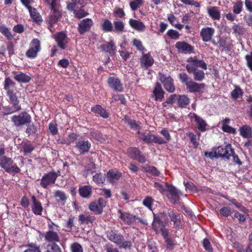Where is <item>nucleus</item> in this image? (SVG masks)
<instances>
[{"label":"nucleus","mask_w":252,"mask_h":252,"mask_svg":"<svg viewBox=\"0 0 252 252\" xmlns=\"http://www.w3.org/2000/svg\"><path fill=\"white\" fill-rule=\"evenodd\" d=\"M168 190L169 191L168 196L171 202L174 204L177 203L180 199L179 191L173 186L168 187Z\"/></svg>","instance_id":"25"},{"label":"nucleus","mask_w":252,"mask_h":252,"mask_svg":"<svg viewBox=\"0 0 252 252\" xmlns=\"http://www.w3.org/2000/svg\"><path fill=\"white\" fill-rule=\"evenodd\" d=\"M233 33L236 35H242L244 33L245 29L238 24H234L232 27Z\"/></svg>","instance_id":"58"},{"label":"nucleus","mask_w":252,"mask_h":252,"mask_svg":"<svg viewBox=\"0 0 252 252\" xmlns=\"http://www.w3.org/2000/svg\"><path fill=\"white\" fill-rule=\"evenodd\" d=\"M168 220L164 213H160L158 215H154V219L152 223V227H157L161 225H167Z\"/></svg>","instance_id":"19"},{"label":"nucleus","mask_w":252,"mask_h":252,"mask_svg":"<svg viewBox=\"0 0 252 252\" xmlns=\"http://www.w3.org/2000/svg\"><path fill=\"white\" fill-rule=\"evenodd\" d=\"M84 7V5H82L79 10H76L75 8L72 10L75 17L80 19L89 15V13L85 10Z\"/></svg>","instance_id":"44"},{"label":"nucleus","mask_w":252,"mask_h":252,"mask_svg":"<svg viewBox=\"0 0 252 252\" xmlns=\"http://www.w3.org/2000/svg\"><path fill=\"white\" fill-rule=\"evenodd\" d=\"M113 31L115 32H124L125 23L120 20L114 21L113 22Z\"/></svg>","instance_id":"46"},{"label":"nucleus","mask_w":252,"mask_h":252,"mask_svg":"<svg viewBox=\"0 0 252 252\" xmlns=\"http://www.w3.org/2000/svg\"><path fill=\"white\" fill-rule=\"evenodd\" d=\"M132 44L136 48L137 50L142 52V53L144 52L145 49L143 46L140 40L136 38L133 39L132 40Z\"/></svg>","instance_id":"59"},{"label":"nucleus","mask_w":252,"mask_h":252,"mask_svg":"<svg viewBox=\"0 0 252 252\" xmlns=\"http://www.w3.org/2000/svg\"><path fill=\"white\" fill-rule=\"evenodd\" d=\"M108 86L114 91L122 92L124 91L123 85L120 80L114 77H109L107 79Z\"/></svg>","instance_id":"13"},{"label":"nucleus","mask_w":252,"mask_h":252,"mask_svg":"<svg viewBox=\"0 0 252 252\" xmlns=\"http://www.w3.org/2000/svg\"><path fill=\"white\" fill-rule=\"evenodd\" d=\"M30 14L31 18L33 21L35 22L38 25H41L43 22L42 16L38 12L37 9L35 8L32 7L31 9L28 10Z\"/></svg>","instance_id":"32"},{"label":"nucleus","mask_w":252,"mask_h":252,"mask_svg":"<svg viewBox=\"0 0 252 252\" xmlns=\"http://www.w3.org/2000/svg\"><path fill=\"white\" fill-rule=\"evenodd\" d=\"M14 79L20 83H28L30 82L32 77L23 72H15Z\"/></svg>","instance_id":"28"},{"label":"nucleus","mask_w":252,"mask_h":252,"mask_svg":"<svg viewBox=\"0 0 252 252\" xmlns=\"http://www.w3.org/2000/svg\"><path fill=\"white\" fill-rule=\"evenodd\" d=\"M95 220L94 216L81 215L79 217V221L81 224H88L89 223H93Z\"/></svg>","instance_id":"45"},{"label":"nucleus","mask_w":252,"mask_h":252,"mask_svg":"<svg viewBox=\"0 0 252 252\" xmlns=\"http://www.w3.org/2000/svg\"><path fill=\"white\" fill-rule=\"evenodd\" d=\"M186 87L190 93H202V90L205 87V84L204 83L198 84L196 82L190 81Z\"/></svg>","instance_id":"21"},{"label":"nucleus","mask_w":252,"mask_h":252,"mask_svg":"<svg viewBox=\"0 0 252 252\" xmlns=\"http://www.w3.org/2000/svg\"><path fill=\"white\" fill-rule=\"evenodd\" d=\"M32 198L33 201V205L32 206V210L33 212L36 215H41L43 209L41 203L36 201V198L34 196H33Z\"/></svg>","instance_id":"40"},{"label":"nucleus","mask_w":252,"mask_h":252,"mask_svg":"<svg viewBox=\"0 0 252 252\" xmlns=\"http://www.w3.org/2000/svg\"><path fill=\"white\" fill-rule=\"evenodd\" d=\"M240 135L243 138H250L252 137V128L249 125H244L239 129Z\"/></svg>","instance_id":"31"},{"label":"nucleus","mask_w":252,"mask_h":252,"mask_svg":"<svg viewBox=\"0 0 252 252\" xmlns=\"http://www.w3.org/2000/svg\"><path fill=\"white\" fill-rule=\"evenodd\" d=\"M143 170L145 171L151 173L154 176H158L159 174V172L154 166L145 165L143 167Z\"/></svg>","instance_id":"57"},{"label":"nucleus","mask_w":252,"mask_h":252,"mask_svg":"<svg viewBox=\"0 0 252 252\" xmlns=\"http://www.w3.org/2000/svg\"><path fill=\"white\" fill-rule=\"evenodd\" d=\"M59 231L49 230L43 234L45 240L49 243H55L60 241V237L58 233Z\"/></svg>","instance_id":"20"},{"label":"nucleus","mask_w":252,"mask_h":252,"mask_svg":"<svg viewBox=\"0 0 252 252\" xmlns=\"http://www.w3.org/2000/svg\"><path fill=\"white\" fill-rule=\"evenodd\" d=\"M137 133L139 134V139L146 143L166 144L163 138L153 134L150 131L143 133L138 131Z\"/></svg>","instance_id":"4"},{"label":"nucleus","mask_w":252,"mask_h":252,"mask_svg":"<svg viewBox=\"0 0 252 252\" xmlns=\"http://www.w3.org/2000/svg\"><path fill=\"white\" fill-rule=\"evenodd\" d=\"M187 135L189 138L190 141L192 144L194 148L196 149L199 145V143L197 141V136L192 132L188 133Z\"/></svg>","instance_id":"54"},{"label":"nucleus","mask_w":252,"mask_h":252,"mask_svg":"<svg viewBox=\"0 0 252 252\" xmlns=\"http://www.w3.org/2000/svg\"><path fill=\"white\" fill-rule=\"evenodd\" d=\"M215 30L213 28L206 27L203 28L200 31V36L204 42L211 41Z\"/></svg>","instance_id":"16"},{"label":"nucleus","mask_w":252,"mask_h":252,"mask_svg":"<svg viewBox=\"0 0 252 252\" xmlns=\"http://www.w3.org/2000/svg\"><path fill=\"white\" fill-rule=\"evenodd\" d=\"M89 209L96 214H100L103 211L96 202H92L89 205Z\"/></svg>","instance_id":"52"},{"label":"nucleus","mask_w":252,"mask_h":252,"mask_svg":"<svg viewBox=\"0 0 252 252\" xmlns=\"http://www.w3.org/2000/svg\"><path fill=\"white\" fill-rule=\"evenodd\" d=\"M6 94L9 97V102L12 106H7L4 108L6 114H11L19 111L21 109L20 101L18 99L16 94L13 91H8Z\"/></svg>","instance_id":"2"},{"label":"nucleus","mask_w":252,"mask_h":252,"mask_svg":"<svg viewBox=\"0 0 252 252\" xmlns=\"http://www.w3.org/2000/svg\"><path fill=\"white\" fill-rule=\"evenodd\" d=\"M90 136L93 139L101 143H103L105 141V135H103L98 130H92L90 132Z\"/></svg>","instance_id":"39"},{"label":"nucleus","mask_w":252,"mask_h":252,"mask_svg":"<svg viewBox=\"0 0 252 252\" xmlns=\"http://www.w3.org/2000/svg\"><path fill=\"white\" fill-rule=\"evenodd\" d=\"M21 145L25 155L31 153L34 149L33 146L31 144L27 142H22Z\"/></svg>","instance_id":"60"},{"label":"nucleus","mask_w":252,"mask_h":252,"mask_svg":"<svg viewBox=\"0 0 252 252\" xmlns=\"http://www.w3.org/2000/svg\"><path fill=\"white\" fill-rule=\"evenodd\" d=\"M164 94L161 85L159 83H156L153 91V95L155 100L156 101H162Z\"/></svg>","instance_id":"22"},{"label":"nucleus","mask_w":252,"mask_h":252,"mask_svg":"<svg viewBox=\"0 0 252 252\" xmlns=\"http://www.w3.org/2000/svg\"><path fill=\"white\" fill-rule=\"evenodd\" d=\"M119 212L120 214V218L126 224H132L136 220V217L135 216L127 213H123L121 211Z\"/></svg>","instance_id":"35"},{"label":"nucleus","mask_w":252,"mask_h":252,"mask_svg":"<svg viewBox=\"0 0 252 252\" xmlns=\"http://www.w3.org/2000/svg\"><path fill=\"white\" fill-rule=\"evenodd\" d=\"M70 249L71 252H83V249L82 246L77 243H74L70 246Z\"/></svg>","instance_id":"64"},{"label":"nucleus","mask_w":252,"mask_h":252,"mask_svg":"<svg viewBox=\"0 0 252 252\" xmlns=\"http://www.w3.org/2000/svg\"><path fill=\"white\" fill-rule=\"evenodd\" d=\"M189 116L191 119H194L199 131L201 132H204L206 130L207 124L206 122L204 119H203V118L198 116L196 113H194L189 114Z\"/></svg>","instance_id":"18"},{"label":"nucleus","mask_w":252,"mask_h":252,"mask_svg":"<svg viewBox=\"0 0 252 252\" xmlns=\"http://www.w3.org/2000/svg\"><path fill=\"white\" fill-rule=\"evenodd\" d=\"M15 86V83L10 78L6 77L4 80V89L8 92V91H13L10 90V87H14Z\"/></svg>","instance_id":"51"},{"label":"nucleus","mask_w":252,"mask_h":252,"mask_svg":"<svg viewBox=\"0 0 252 252\" xmlns=\"http://www.w3.org/2000/svg\"><path fill=\"white\" fill-rule=\"evenodd\" d=\"M165 225H161L152 227L156 231L157 233H160L165 239H168V229L165 228Z\"/></svg>","instance_id":"43"},{"label":"nucleus","mask_w":252,"mask_h":252,"mask_svg":"<svg viewBox=\"0 0 252 252\" xmlns=\"http://www.w3.org/2000/svg\"><path fill=\"white\" fill-rule=\"evenodd\" d=\"M216 151L217 155V158H238V156L235 154L234 150L232 148L230 144H227L224 147L219 146L216 148Z\"/></svg>","instance_id":"6"},{"label":"nucleus","mask_w":252,"mask_h":252,"mask_svg":"<svg viewBox=\"0 0 252 252\" xmlns=\"http://www.w3.org/2000/svg\"><path fill=\"white\" fill-rule=\"evenodd\" d=\"M122 176V173L115 169L109 170L105 177L108 182L114 183L119 180Z\"/></svg>","instance_id":"23"},{"label":"nucleus","mask_w":252,"mask_h":252,"mask_svg":"<svg viewBox=\"0 0 252 252\" xmlns=\"http://www.w3.org/2000/svg\"><path fill=\"white\" fill-rule=\"evenodd\" d=\"M53 38L57 43V46L61 50H65L68 43L67 34L64 32H57L53 35Z\"/></svg>","instance_id":"9"},{"label":"nucleus","mask_w":252,"mask_h":252,"mask_svg":"<svg viewBox=\"0 0 252 252\" xmlns=\"http://www.w3.org/2000/svg\"><path fill=\"white\" fill-rule=\"evenodd\" d=\"M26 247L27 249L24 252H41L39 246L33 243L28 244Z\"/></svg>","instance_id":"50"},{"label":"nucleus","mask_w":252,"mask_h":252,"mask_svg":"<svg viewBox=\"0 0 252 252\" xmlns=\"http://www.w3.org/2000/svg\"><path fill=\"white\" fill-rule=\"evenodd\" d=\"M158 74L159 80L166 91L170 93H173L175 90L173 79L170 75L167 76L162 73H159Z\"/></svg>","instance_id":"8"},{"label":"nucleus","mask_w":252,"mask_h":252,"mask_svg":"<svg viewBox=\"0 0 252 252\" xmlns=\"http://www.w3.org/2000/svg\"><path fill=\"white\" fill-rule=\"evenodd\" d=\"M129 24L132 29L138 32H143L146 29L145 25L140 20L130 19Z\"/></svg>","instance_id":"27"},{"label":"nucleus","mask_w":252,"mask_h":252,"mask_svg":"<svg viewBox=\"0 0 252 252\" xmlns=\"http://www.w3.org/2000/svg\"><path fill=\"white\" fill-rule=\"evenodd\" d=\"M179 78L181 82L186 86L190 82V81H192L189 75L185 72L180 73L179 74Z\"/></svg>","instance_id":"56"},{"label":"nucleus","mask_w":252,"mask_h":252,"mask_svg":"<svg viewBox=\"0 0 252 252\" xmlns=\"http://www.w3.org/2000/svg\"><path fill=\"white\" fill-rule=\"evenodd\" d=\"M45 252H61L60 247L56 243H51L46 246Z\"/></svg>","instance_id":"55"},{"label":"nucleus","mask_w":252,"mask_h":252,"mask_svg":"<svg viewBox=\"0 0 252 252\" xmlns=\"http://www.w3.org/2000/svg\"><path fill=\"white\" fill-rule=\"evenodd\" d=\"M244 92L242 89L238 86H234V89L230 93V96L231 98L234 100L237 99L240 96H242L243 95Z\"/></svg>","instance_id":"42"},{"label":"nucleus","mask_w":252,"mask_h":252,"mask_svg":"<svg viewBox=\"0 0 252 252\" xmlns=\"http://www.w3.org/2000/svg\"><path fill=\"white\" fill-rule=\"evenodd\" d=\"M168 215L171 220L173 222L174 227L177 229L182 228V224L181 221V217L177 213L173 211H170L168 213Z\"/></svg>","instance_id":"24"},{"label":"nucleus","mask_w":252,"mask_h":252,"mask_svg":"<svg viewBox=\"0 0 252 252\" xmlns=\"http://www.w3.org/2000/svg\"><path fill=\"white\" fill-rule=\"evenodd\" d=\"M128 156L130 158H141V152L136 147H130L127 151Z\"/></svg>","instance_id":"49"},{"label":"nucleus","mask_w":252,"mask_h":252,"mask_svg":"<svg viewBox=\"0 0 252 252\" xmlns=\"http://www.w3.org/2000/svg\"><path fill=\"white\" fill-rule=\"evenodd\" d=\"M166 34L170 39L174 40L178 39L180 35L178 32L173 29L169 30Z\"/></svg>","instance_id":"61"},{"label":"nucleus","mask_w":252,"mask_h":252,"mask_svg":"<svg viewBox=\"0 0 252 252\" xmlns=\"http://www.w3.org/2000/svg\"><path fill=\"white\" fill-rule=\"evenodd\" d=\"M41 50L40 42L37 38L33 39L30 43V47L26 53V56L30 59H34Z\"/></svg>","instance_id":"7"},{"label":"nucleus","mask_w":252,"mask_h":252,"mask_svg":"<svg viewBox=\"0 0 252 252\" xmlns=\"http://www.w3.org/2000/svg\"><path fill=\"white\" fill-rule=\"evenodd\" d=\"M11 121L16 127H19L31 123L32 118L27 112L24 111L12 117Z\"/></svg>","instance_id":"5"},{"label":"nucleus","mask_w":252,"mask_h":252,"mask_svg":"<svg viewBox=\"0 0 252 252\" xmlns=\"http://www.w3.org/2000/svg\"><path fill=\"white\" fill-rule=\"evenodd\" d=\"M0 165L8 173H18L20 171L11 158H0Z\"/></svg>","instance_id":"10"},{"label":"nucleus","mask_w":252,"mask_h":252,"mask_svg":"<svg viewBox=\"0 0 252 252\" xmlns=\"http://www.w3.org/2000/svg\"><path fill=\"white\" fill-rule=\"evenodd\" d=\"M207 11L209 15L212 19L216 20H220V13L219 10V8L217 6H211L207 8Z\"/></svg>","instance_id":"36"},{"label":"nucleus","mask_w":252,"mask_h":252,"mask_svg":"<svg viewBox=\"0 0 252 252\" xmlns=\"http://www.w3.org/2000/svg\"><path fill=\"white\" fill-rule=\"evenodd\" d=\"M187 62L188 63L186 66L187 72L189 74H192L193 79L196 81H202L205 78V74L202 70L198 69L200 67L203 69H207V64L203 60H198L196 57L189 58Z\"/></svg>","instance_id":"1"},{"label":"nucleus","mask_w":252,"mask_h":252,"mask_svg":"<svg viewBox=\"0 0 252 252\" xmlns=\"http://www.w3.org/2000/svg\"><path fill=\"white\" fill-rule=\"evenodd\" d=\"M101 30L105 32H110L113 31V24L108 19H103L100 24Z\"/></svg>","instance_id":"34"},{"label":"nucleus","mask_w":252,"mask_h":252,"mask_svg":"<svg viewBox=\"0 0 252 252\" xmlns=\"http://www.w3.org/2000/svg\"><path fill=\"white\" fill-rule=\"evenodd\" d=\"M79 192L82 197L89 198L92 192V188L89 186H81L79 188Z\"/></svg>","instance_id":"38"},{"label":"nucleus","mask_w":252,"mask_h":252,"mask_svg":"<svg viewBox=\"0 0 252 252\" xmlns=\"http://www.w3.org/2000/svg\"><path fill=\"white\" fill-rule=\"evenodd\" d=\"M94 25L93 20L91 18H85L79 21L78 24V32L81 35H84L89 32Z\"/></svg>","instance_id":"11"},{"label":"nucleus","mask_w":252,"mask_h":252,"mask_svg":"<svg viewBox=\"0 0 252 252\" xmlns=\"http://www.w3.org/2000/svg\"><path fill=\"white\" fill-rule=\"evenodd\" d=\"M123 121H124L125 124H127L131 129L138 130V131H140L141 126L139 123L137 122L134 120L131 119L128 116H125L123 119Z\"/></svg>","instance_id":"29"},{"label":"nucleus","mask_w":252,"mask_h":252,"mask_svg":"<svg viewBox=\"0 0 252 252\" xmlns=\"http://www.w3.org/2000/svg\"><path fill=\"white\" fill-rule=\"evenodd\" d=\"M175 47L178 51L184 54H191L194 52V47L185 41L177 42Z\"/></svg>","instance_id":"12"},{"label":"nucleus","mask_w":252,"mask_h":252,"mask_svg":"<svg viewBox=\"0 0 252 252\" xmlns=\"http://www.w3.org/2000/svg\"><path fill=\"white\" fill-rule=\"evenodd\" d=\"M28 125L26 129V133L29 135L35 134L37 132V127L33 124H28Z\"/></svg>","instance_id":"62"},{"label":"nucleus","mask_w":252,"mask_h":252,"mask_svg":"<svg viewBox=\"0 0 252 252\" xmlns=\"http://www.w3.org/2000/svg\"><path fill=\"white\" fill-rule=\"evenodd\" d=\"M189 98L185 95H178L177 100V105L181 108H186L189 104Z\"/></svg>","instance_id":"37"},{"label":"nucleus","mask_w":252,"mask_h":252,"mask_svg":"<svg viewBox=\"0 0 252 252\" xmlns=\"http://www.w3.org/2000/svg\"><path fill=\"white\" fill-rule=\"evenodd\" d=\"M217 38L218 39L217 41H216L215 39H213L212 40H211V42L213 45H214L215 46H217L219 44V48L220 49L221 51H230V49L229 48V47L226 45V40L225 39L222 38L220 35L217 36Z\"/></svg>","instance_id":"30"},{"label":"nucleus","mask_w":252,"mask_h":252,"mask_svg":"<svg viewBox=\"0 0 252 252\" xmlns=\"http://www.w3.org/2000/svg\"><path fill=\"white\" fill-rule=\"evenodd\" d=\"M91 146V143L88 140H85L83 137L79 138L76 145V148L81 154L88 152Z\"/></svg>","instance_id":"17"},{"label":"nucleus","mask_w":252,"mask_h":252,"mask_svg":"<svg viewBox=\"0 0 252 252\" xmlns=\"http://www.w3.org/2000/svg\"><path fill=\"white\" fill-rule=\"evenodd\" d=\"M140 64L142 67L146 69L151 67L154 63V59L152 57L150 53L144 54L142 53V55L139 59Z\"/></svg>","instance_id":"15"},{"label":"nucleus","mask_w":252,"mask_h":252,"mask_svg":"<svg viewBox=\"0 0 252 252\" xmlns=\"http://www.w3.org/2000/svg\"><path fill=\"white\" fill-rule=\"evenodd\" d=\"M112 97L115 101H120L121 103L124 105H126V103L125 95L123 94H113Z\"/></svg>","instance_id":"63"},{"label":"nucleus","mask_w":252,"mask_h":252,"mask_svg":"<svg viewBox=\"0 0 252 252\" xmlns=\"http://www.w3.org/2000/svg\"><path fill=\"white\" fill-rule=\"evenodd\" d=\"M100 48L104 52L113 55L116 51V47L113 41L101 45Z\"/></svg>","instance_id":"33"},{"label":"nucleus","mask_w":252,"mask_h":252,"mask_svg":"<svg viewBox=\"0 0 252 252\" xmlns=\"http://www.w3.org/2000/svg\"><path fill=\"white\" fill-rule=\"evenodd\" d=\"M57 174L55 172H49L45 174L41 180L40 185L44 188L54 184L57 178Z\"/></svg>","instance_id":"14"},{"label":"nucleus","mask_w":252,"mask_h":252,"mask_svg":"<svg viewBox=\"0 0 252 252\" xmlns=\"http://www.w3.org/2000/svg\"><path fill=\"white\" fill-rule=\"evenodd\" d=\"M107 236L109 240L116 243L117 245L120 244L121 239L123 238L122 235L117 234L113 231L108 232Z\"/></svg>","instance_id":"41"},{"label":"nucleus","mask_w":252,"mask_h":252,"mask_svg":"<svg viewBox=\"0 0 252 252\" xmlns=\"http://www.w3.org/2000/svg\"><path fill=\"white\" fill-rule=\"evenodd\" d=\"M71 1L67 2V8L70 11L74 10L78 5H82L84 3V0H70Z\"/></svg>","instance_id":"48"},{"label":"nucleus","mask_w":252,"mask_h":252,"mask_svg":"<svg viewBox=\"0 0 252 252\" xmlns=\"http://www.w3.org/2000/svg\"><path fill=\"white\" fill-rule=\"evenodd\" d=\"M0 32L8 40H11L13 38V35L12 34L10 29L6 27L4 25H0Z\"/></svg>","instance_id":"47"},{"label":"nucleus","mask_w":252,"mask_h":252,"mask_svg":"<svg viewBox=\"0 0 252 252\" xmlns=\"http://www.w3.org/2000/svg\"><path fill=\"white\" fill-rule=\"evenodd\" d=\"M143 3V0H133L129 3V6L132 11H135Z\"/></svg>","instance_id":"53"},{"label":"nucleus","mask_w":252,"mask_h":252,"mask_svg":"<svg viewBox=\"0 0 252 252\" xmlns=\"http://www.w3.org/2000/svg\"><path fill=\"white\" fill-rule=\"evenodd\" d=\"M91 111L94 114L99 115L104 119L109 117V113L101 105L97 104L91 107Z\"/></svg>","instance_id":"26"},{"label":"nucleus","mask_w":252,"mask_h":252,"mask_svg":"<svg viewBox=\"0 0 252 252\" xmlns=\"http://www.w3.org/2000/svg\"><path fill=\"white\" fill-rule=\"evenodd\" d=\"M50 8L51 9V13L47 17L45 22L47 24L48 29L52 32L55 31L54 25L57 24L58 20L62 17V13L57 7Z\"/></svg>","instance_id":"3"}]
</instances>
